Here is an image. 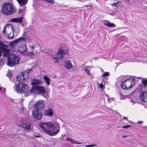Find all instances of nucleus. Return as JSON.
Segmentation results:
<instances>
[{"instance_id":"nucleus-1","label":"nucleus","mask_w":147,"mask_h":147,"mask_svg":"<svg viewBox=\"0 0 147 147\" xmlns=\"http://www.w3.org/2000/svg\"><path fill=\"white\" fill-rule=\"evenodd\" d=\"M40 126L44 132L50 136L56 135L59 131V128L55 127L54 124L52 123H40Z\"/></svg>"},{"instance_id":"nucleus-2","label":"nucleus","mask_w":147,"mask_h":147,"mask_svg":"<svg viewBox=\"0 0 147 147\" xmlns=\"http://www.w3.org/2000/svg\"><path fill=\"white\" fill-rule=\"evenodd\" d=\"M1 11L3 14L8 15L14 13L15 11V9L11 3L6 2L3 5Z\"/></svg>"},{"instance_id":"nucleus-3","label":"nucleus","mask_w":147,"mask_h":147,"mask_svg":"<svg viewBox=\"0 0 147 147\" xmlns=\"http://www.w3.org/2000/svg\"><path fill=\"white\" fill-rule=\"evenodd\" d=\"M135 79L133 78H130L123 82L121 84V87L126 89L131 88L134 85Z\"/></svg>"},{"instance_id":"nucleus-4","label":"nucleus","mask_w":147,"mask_h":147,"mask_svg":"<svg viewBox=\"0 0 147 147\" xmlns=\"http://www.w3.org/2000/svg\"><path fill=\"white\" fill-rule=\"evenodd\" d=\"M30 93H34L42 95L45 93V88L42 86H33L29 90Z\"/></svg>"},{"instance_id":"nucleus-5","label":"nucleus","mask_w":147,"mask_h":147,"mask_svg":"<svg viewBox=\"0 0 147 147\" xmlns=\"http://www.w3.org/2000/svg\"><path fill=\"white\" fill-rule=\"evenodd\" d=\"M68 52V51L66 49H59L57 53V56L56 57H53L51 59L55 60L54 61L55 63L59 62V59L62 58L64 55L67 54Z\"/></svg>"},{"instance_id":"nucleus-6","label":"nucleus","mask_w":147,"mask_h":147,"mask_svg":"<svg viewBox=\"0 0 147 147\" xmlns=\"http://www.w3.org/2000/svg\"><path fill=\"white\" fill-rule=\"evenodd\" d=\"M16 59L17 63H18V60L17 56L12 53L9 54L7 56V65L9 66H13L16 63Z\"/></svg>"},{"instance_id":"nucleus-7","label":"nucleus","mask_w":147,"mask_h":147,"mask_svg":"<svg viewBox=\"0 0 147 147\" xmlns=\"http://www.w3.org/2000/svg\"><path fill=\"white\" fill-rule=\"evenodd\" d=\"M13 31L12 25L10 24H7L4 28L3 31V34L4 35L6 34H9L11 32Z\"/></svg>"},{"instance_id":"nucleus-8","label":"nucleus","mask_w":147,"mask_h":147,"mask_svg":"<svg viewBox=\"0 0 147 147\" xmlns=\"http://www.w3.org/2000/svg\"><path fill=\"white\" fill-rule=\"evenodd\" d=\"M45 106V101L44 100L37 101L34 106L35 109L38 111L42 110Z\"/></svg>"},{"instance_id":"nucleus-9","label":"nucleus","mask_w":147,"mask_h":147,"mask_svg":"<svg viewBox=\"0 0 147 147\" xmlns=\"http://www.w3.org/2000/svg\"><path fill=\"white\" fill-rule=\"evenodd\" d=\"M29 89L28 86L23 83H19V92L25 93Z\"/></svg>"},{"instance_id":"nucleus-10","label":"nucleus","mask_w":147,"mask_h":147,"mask_svg":"<svg viewBox=\"0 0 147 147\" xmlns=\"http://www.w3.org/2000/svg\"><path fill=\"white\" fill-rule=\"evenodd\" d=\"M20 126L24 129L25 131L31 129V125L30 123L26 121H22L20 123Z\"/></svg>"},{"instance_id":"nucleus-11","label":"nucleus","mask_w":147,"mask_h":147,"mask_svg":"<svg viewBox=\"0 0 147 147\" xmlns=\"http://www.w3.org/2000/svg\"><path fill=\"white\" fill-rule=\"evenodd\" d=\"M140 96L142 101L147 102V90H141L140 92Z\"/></svg>"},{"instance_id":"nucleus-12","label":"nucleus","mask_w":147,"mask_h":147,"mask_svg":"<svg viewBox=\"0 0 147 147\" xmlns=\"http://www.w3.org/2000/svg\"><path fill=\"white\" fill-rule=\"evenodd\" d=\"M39 111L35 110H34L33 111V116L35 119L37 120L40 119L42 117V114L39 112Z\"/></svg>"},{"instance_id":"nucleus-13","label":"nucleus","mask_w":147,"mask_h":147,"mask_svg":"<svg viewBox=\"0 0 147 147\" xmlns=\"http://www.w3.org/2000/svg\"><path fill=\"white\" fill-rule=\"evenodd\" d=\"M27 49L26 46L25 44H22L19 46V52L23 55L25 54Z\"/></svg>"},{"instance_id":"nucleus-14","label":"nucleus","mask_w":147,"mask_h":147,"mask_svg":"<svg viewBox=\"0 0 147 147\" xmlns=\"http://www.w3.org/2000/svg\"><path fill=\"white\" fill-rule=\"evenodd\" d=\"M18 75L16 76V80H13V82L15 83V86L13 87L14 91L18 93Z\"/></svg>"},{"instance_id":"nucleus-15","label":"nucleus","mask_w":147,"mask_h":147,"mask_svg":"<svg viewBox=\"0 0 147 147\" xmlns=\"http://www.w3.org/2000/svg\"><path fill=\"white\" fill-rule=\"evenodd\" d=\"M103 24L111 28H114L116 25L114 24L110 23L109 21L107 20L104 21L102 22Z\"/></svg>"},{"instance_id":"nucleus-16","label":"nucleus","mask_w":147,"mask_h":147,"mask_svg":"<svg viewBox=\"0 0 147 147\" xmlns=\"http://www.w3.org/2000/svg\"><path fill=\"white\" fill-rule=\"evenodd\" d=\"M65 66L66 69H70L72 67V65L70 61H65Z\"/></svg>"},{"instance_id":"nucleus-17","label":"nucleus","mask_w":147,"mask_h":147,"mask_svg":"<svg viewBox=\"0 0 147 147\" xmlns=\"http://www.w3.org/2000/svg\"><path fill=\"white\" fill-rule=\"evenodd\" d=\"M41 83V81L39 80L33 79L32 81L31 84L34 86L40 84Z\"/></svg>"},{"instance_id":"nucleus-18","label":"nucleus","mask_w":147,"mask_h":147,"mask_svg":"<svg viewBox=\"0 0 147 147\" xmlns=\"http://www.w3.org/2000/svg\"><path fill=\"white\" fill-rule=\"evenodd\" d=\"M44 115L47 116H52L53 115V112L52 110L50 109H49L45 111Z\"/></svg>"},{"instance_id":"nucleus-19","label":"nucleus","mask_w":147,"mask_h":147,"mask_svg":"<svg viewBox=\"0 0 147 147\" xmlns=\"http://www.w3.org/2000/svg\"><path fill=\"white\" fill-rule=\"evenodd\" d=\"M26 42V38L24 37L19 38V45H21L22 44H25Z\"/></svg>"},{"instance_id":"nucleus-20","label":"nucleus","mask_w":147,"mask_h":147,"mask_svg":"<svg viewBox=\"0 0 147 147\" xmlns=\"http://www.w3.org/2000/svg\"><path fill=\"white\" fill-rule=\"evenodd\" d=\"M5 38L9 39H12L13 38L14 35V31L11 32V33L9 34H6L5 35H4Z\"/></svg>"},{"instance_id":"nucleus-21","label":"nucleus","mask_w":147,"mask_h":147,"mask_svg":"<svg viewBox=\"0 0 147 147\" xmlns=\"http://www.w3.org/2000/svg\"><path fill=\"white\" fill-rule=\"evenodd\" d=\"M44 80H45L48 86L50 84L51 79L48 77L45 76L43 77Z\"/></svg>"},{"instance_id":"nucleus-22","label":"nucleus","mask_w":147,"mask_h":147,"mask_svg":"<svg viewBox=\"0 0 147 147\" xmlns=\"http://www.w3.org/2000/svg\"><path fill=\"white\" fill-rule=\"evenodd\" d=\"M18 42V39H17L16 40H15L14 41L11 42L10 44V45L11 47H15L17 45V44Z\"/></svg>"},{"instance_id":"nucleus-23","label":"nucleus","mask_w":147,"mask_h":147,"mask_svg":"<svg viewBox=\"0 0 147 147\" xmlns=\"http://www.w3.org/2000/svg\"><path fill=\"white\" fill-rule=\"evenodd\" d=\"M25 72H22L21 74V75L20 77V81L23 82L24 81L25 78H24V75L25 74Z\"/></svg>"},{"instance_id":"nucleus-24","label":"nucleus","mask_w":147,"mask_h":147,"mask_svg":"<svg viewBox=\"0 0 147 147\" xmlns=\"http://www.w3.org/2000/svg\"><path fill=\"white\" fill-rule=\"evenodd\" d=\"M28 0H19V4L24 5L27 4Z\"/></svg>"},{"instance_id":"nucleus-25","label":"nucleus","mask_w":147,"mask_h":147,"mask_svg":"<svg viewBox=\"0 0 147 147\" xmlns=\"http://www.w3.org/2000/svg\"><path fill=\"white\" fill-rule=\"evenodd\" d=\"M23 18L22 17H21L19 18V23H20V25H21L23 27L26 24V23L24 21L23 22Z\"/></svg>"},{"instance_id":"nucleus-26","label":"nucleus","mask_w":147,"mask_h":147,"mask_svg":"<svg viewBox=\"0 0 147 147\" xmlns=\"http://www.w3.org/2000/svg\"><path fill=\"white\" fill-rule=\"evenodd\" d=\"M67 141H70L71 142L73 143V144H81V143H80L79 142H77L75 141H74L70 139H69V138H67L66 139Z\"/></svg>"},{"instance_id":"nucleus-27","label":"nucleus","mask_w":147,"mask_h":147,"mask_svg":"<svg viewBox=\"0 0 147 147\" xmlns=\"http://www.w3.org/2000/svg\"><path fill=\"white\" fill-rule=\"evenodd\" d=\"M34 53L33 52H28V51H26L25 53V54L24 55H28L30 56H31L33 55Z\"/></svg>"},{"instance_id":"nucleus-28","label":"nucleus","mask_w":147,"mask_h":147,"mask_svg":"<svg viewBox=\"0 0 147 147\" xmlns=\"http://www.w3.org/2000/svg\"><path fill=\"white\" fill-rule=\"evenodd\" d=\"M140 2L139 1L136 0L135 1L134 3V6L136 7H138L140 6Z\"/></svg>"},{"instance_id":"nucleus-29","label":"nucleus","mask_w":147,"mask_h":147,"mask_svg":"<svg viewBox=\"0 0 147 147\" xmlns=\"http://www.w3.org/2000/svg\"><path fill=\"white\" fill-rule=\"evenodd\" d=\"M0 46L1 47H4L7 48V46L4 44L3 42L0 40Z\"/></svg>"},{"instance_id":"nucleus-30","label":"nucleus","mask_w":147,"mask_h":147,"mask_svg":"<svg viewBox=\"0 0 147 147\" xmlns=\"http://www.w3.org/2000/svg\"><path fill=\"white\" fill-rule=\"evenodd\" d=\"M84 70L86 72V74L88 75L89 76L92 77L91 74L90 73L89 70L87 68H85L84 67Z\"/></svg>"},{"instance_id":"nucleus-31","label":"nucleus","mask_w":147,"mask_h":147,"mask_svg":"<svg viewBox=\"0 0 147 147\" xmlns=\"http://www.w3.org/2000/svg\"><path fill=\"white\" fill-rule=\"evenodd\" d=\"M16 100H13V106L14 107H17L18 106V102L16 103Z\"/></svg>"},{"instance_id":"nucleus-32","label":"nucleus","mask_w":147,"mask_h":147,"mask_svg":"<svg viewBox=\"0 0 147 147\" xmlns=\"http://www.w3.org/2000/svg\"><path fill=\"white\" fill-rule=\"evenodd\" d=\"M9 71L7 76L9 77V78H10L12 76V74L11 71H10L9 70Z\"/></svg>"},{"instance_id":"nucleus-33","label":"nucleus","mask_w":147,"mask_h":147,"mask_svg":"<svg viewBox=\"0 0 147 147\" xmlns=\"http://www.w3.org/2000/svg\"><path fill=\"white\" fill-rule=\"evenodd\" d=\"M10 21L12 22H18V19L17 18H13Z\"/></svg>"},{"instance_id":"nucleus-34","label":"nucleus","mask_w":147,"mask_h":147,"mask_svg":"<svg viewBox=\"0 0 147 147\" xmlns=\"http://www.w3.org/2000/svg\"><path fill=\"white\" fill-rule=\"evenodd\" d=\"M8 53L9 52L8 51H5L4 53H3V56L5 57H7V56L8 55Z\"/></svg>"},{"instance_id":"nucleus-35","label":"nucleus","mask_w":147,"mask_h":147,"mask_svg":"<svg viewBox=\"0 0 147 147\" xmlns=\"http://www.w3.org/2000/svg\"><path fill=\"white\" fill-rule=\"evenodd\" d=\"M142 82L143 84L144 85L145 87H146L147 85V80L144 79L142 80Z\"/></svg>"},{"instance_id":"nucleus-36","label":"nucleus","mask_w":147,"mask_h":147,"mask_svg":"<svg viewBox=\"0 0 147 147\" xmlns=\"http://www.w3.org/2000/svg\"><path fill=\"white\" fill-rule=\"evenodd\" d=\"M114 5L118 7L120 6L121 3L120 2L118 1L116 3H114Z\"/></svg>"},{"instance_id":"nucleus-37","label":"nucleus","mask_w":147,"mask_h":147,"mask_svg":"<svg viewBox=\"0 0 147 147\" xmlns=\"http://www.w3.org/2000/svg\"><path fill=\"white\" fill-rule=\"evenodd\" d=\"M109 75V73L105 72L102 75V76L103 78H105L107 76Z\"/></svg>"},{"instance_id":"nucleus-38","label":"nucleus","mask_w":147,"mask_h":147,"mask_svg":"<svg viewBox=\"0 0 147 147\" xmlns=\"http://www.w3.org/2000/svg\"><path fill=\"white\" fill-rule=\"evenodd\" d=\"M96 144H91V145H85V146L86 147H93V146H96Z\"/></svg>"},{"instance_id":"nucleus-39","label":"nucleus","mask_w":147,"mask_h":147,"mask_svg":"<svg viewBox=\"0 0 147 147\" xmlns=\"http://www.w3.org/2000/svg\"><path fill=\"white\" fill-rule=\"evenodd\" d=\"M131 127V125H125V126H122V128H130Z\"/></svg>"},{"instance_id":"nucleus-40","label":"nucleus","mask_w":147,"mask_h":147,"mask_svg":"<svg viewBox=\"0 0 147 147\" xmlns=\"http://www.w3.org/2000/svg\"><path fill=\"white\" fill-rule=\"evenodd\" d=\"M106 96L107 98V100L109 101V100H113V98H109V96L108 95H107V94H106Z\"/></svg>"},{"instance_id":"nucleus-41","label":"nucleus","mask_w":147,"mask_h":147,"mask_svg":"<svg viewBox=\"0 0 147 147\" xmlns=\"http://www.w3.org/2000/svg\"><path fill=\"white\" fill-rule=\"evenodd\" d=\"M55 2L54 0H49L48 3L51 4H53Z\"/></svg>"},{"instance_id":"nucleus-42","label":"nucleus","mask_w":147,"mask_h":147,"mask_svg":"<svg viewBox=\"0 0 147 147\" xmlns=\"http://www.w3.org/2000/svg\"><path fill=\"white\" fill-rule=\"evenodd\" d=\"M120 98L121 99H124L126 98V96L123 95H121L120 96Z\"/></svg>"},{"instance_id":"nucleus-43","label":"nucleus","mask_w":147,"mask_h":147,"mask_svg":"<svg viewBox=\"0 0 147 147\" xmlns=\"http://www.w3.org/2000/svg\"><path fill=\"white\" fill-rule=\"evenodd\" d=\"M99 87L100 88H104V86L102 84H100L99 85Z\"/></svg>"},{"instance_id":"nucleus-44","label":"nucleus","mask_w":147,"mask_h":147,"mask_svg":"<svg viewBox=\"0 0 147 147\" xmlns=\"http://www.w3.org/2000/svg\"><path fill=\"white\" fill-rule=\"evenodd\" d=\"M32 70V69H27L26 70V72H27L29 73V72H30Z\"/></svg>"},{"instance_id":"nucleus-45","label":"nucleus","mask_w":147,"mask_h":147,"mask_svg":"<svg viewBox=\"0 0 147 147\" xmlns=\"http://www.w3.org/2000/svg\"><path fill=\"white\" fill-rule=\"evenodd\" d=\"M30 48L33 51L34 49V46H30Z\"/></svg>"},{"instance_id":"nucleus-46","label":"nucleus","mask_w":147,"mask_h":147,"mask_svg":"<svg viewBox=\"0 0 147 147\" xmlns=\"http://www.w3.org/2000/svg\"><path fill=\"white\" fill-rule=\"evenodd\" d=\"M23 11V9H19V13H21Z\"/></svg>"},{"instance_id":"nucleus-47","label":"nucleus","mask_w":147,"mask_h":147,"mask_svg":"<svg viewBox=\"0 0 147 147\" xmlns=\"http://www.w3.org/2000/svg\"><path fill=\"white\" fill-rule=\"evenodd\" d=\"M128 136H129L128 135H123V136H122V137L123 138H125L127 137Z\"/></svg>"},{"instance_id":"nucleus-48","label":"nucleus","mask_w":147,"mask_h":147,"mask_svg":"<svg viewBox=\"0 0 147 147\" xmlns=\"http://www.w3.org/2000/svg\"><path fill=\"white\" fill-rule=\"evenodd\" d=\"M2 53V51L1 50H0V57L1 56Z\"/></svg>"},{"instance_id":"nucleus-49","label":"nucleus","mask_w":147,"mask_h":147,"mask_svg":"<svg viewBox=\"0 0 147 147\" xmlns=\"http://www.w3.org/2000/svg\"><path fill=\"white\" fill-rule=\"evenodd\" d=\"M43 1H45V2H48V1L49 0H42Z\"/></svg>"},{"instance_id":"nucleus-50","label":"nucleus","mask_w":147,"mask_h":147,"mask_svg":"<svg viewBox=\"0 0 147 147\" xmlns=\"http://www.w3.org/2000/svg\"><path fill=\"white\" fill-rule=\"evenodd\" d=\"M123 118L124 119H126L127 120L128 119L127 117H124Z\"/></svg>"},{"instance_id":"nucleus-51","label":"nucleus","mask_w":147,"mask_h":147,"mask_svg":"<svg viewBox=\"0 0 147 147\" xmlns=\"http://www.w3.org/2000/svg\"><path fill=\"white\" fill-rule=\"evenodd\" d=\"M84 65L86 67H87L86 65ZM87 67H89V66H88Z\"/></svg>"},{"instance_id":"nucleus-52","label":"nucleus","mask_w":147,"mask_h":147,"mask_svg":"<svg viewBox=\"0 0 147 147\" xmlns=\"http://www.w3.org/2000/svg\"><path fill=\"white\" fill-rule=\"evenodd\" d=\"M1 89V88H0V90Z\"/></svg>"},{"instance_id":"nucleus-53","label":"nucleus","mask_w":147,"mask_h":147,"mask_svg":"<svg viewBox=\"0 0 147 147\" xmlns=\"http://www.w3.org/2000/svg\"><path fill=\"white\" fill-rule=\"evenodd\" d=\"M18 2V0H16Z\"/></svg>"},{"instance_id":"nucleus-54","label":"nucleus","mask_w":147,"mask_h":147,"mask_svg":"<svg viewBox=\"0 0 147 147\" xmlns=\"http://www.w3.org/2000/svg\"><path fill=\"white\" fill-rule=\"evenodd\" d=\"M140 123H142V121H140Z\"/></svg>"},{"instance_id":"nucleus-55","label":"nucleus","mask_w":147,"mask_h":147,"mask_svg":"<svg viewBox=\"0 0 147 147\" xmlns=\"http://www.w3.org/2000/svg\"><path fill=\"white\" fill-rule=\"evenodd\" d=\"M140 122V121H138V123H139Z\"/></svg>"},{"instance_id":"nucleus-56","label":"nucleus","mask_w":147,"mask_h":147,"mask_svg":"<svg viewBox=\"0 0 147 147\" xmlns=\"http://www.w3.org/2000/svg\"><path fill=\"white\" fill-rule=\"evenodd\" d=\"M11 147H13V146H11Z\"/></svg>"}]
</instances>
